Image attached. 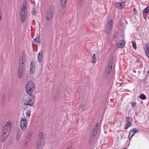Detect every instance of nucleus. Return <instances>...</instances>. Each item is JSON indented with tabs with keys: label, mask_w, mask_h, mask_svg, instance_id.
I'll list each match as a JSON object with an SVG mask.
<instances>
[{
	"label": "nucleus",
	"mask_w": 149,
	"mask_h": 149,
	"mask_svg": "<svg viewBox=\"0 0 149 149\" xmlns=\"http://www.w3.org/2000/svg\"><path fill=\"white\" fill-rule=\"evenodd\" d=\"M32 132L31 131H30L29 132L26 137H28L29 138L31 139L32 138Z\"/></svg>",
	"instance_id": "28"
},
{
	"label": "nucleus",
	"mask_w": 149,
	"mask_h": 149,
	"mask_svg": "<svg viewBox=\"0 0 149 149\" xmlns=\"http://www.w3.org/2000/svg\"><path fill=\"white\" fill-rule=\"evenodd\" d=\"M21 13H27L26 8L24 7H22L21 11Z\"/></svg>",
	"instance_id": "27"
},
{
	"label": "nucleus",
	"mask_w": 149,
	"mask_h": 149,
	"mask_svg": "<svg viewBox=\"0 0 149 149\" xmlns=\"http://www.w3.org/2000/svg\"><path fill=\"white\" fill-rule=\"evenodd\" d=\"M22 135V131L21 130H18L17 133V137L16 139L17 141H19V139Z\"/></svg>",
	"instance_id": "21"
},
{
	"label": "nucleus",
	"mask_w": 149,
	"mask_h": 149,
	"mask_svg": "<svg viewBox=\"0 0 149 149\" xmlns=\"http://www.w3.org/2000/svg\"><path fill=\"white\" fill-rule=\"evenodd\" d=\"M95 135L93 136V135L91 134L89 139L90 141H92L94 139L95 137Z\"/></svg>",
	"instance_id": "40"
},
{
	"label": "nucleus",
	"mask_w": 149,
	"mask_h": 149,
	"mask_svg": "<svg viewBox=\"0 0 149 149\" xmlns=\"http://www.w3.org/2000/svg\"><path fill=\"white\" fill-rule=\"evenodd\" d=\"M33 64H34V63L32 61L30 63V66H33Z\"/></svg>",
	"instance_id": "47"
},
{
	"label": "nucleus",
	"mask_w": 149,
	"mask_h": 149,
	"mask_svg": "<svg viewBox=\"0 0 149 149\" xmlns=\"http://www.w3.org/2000/svg\"><path fill=\"white\" fill-rule=\"evenodd\" d=\"M35 87V84L32 82L31 81H29L28 82L25 88H33L34 89Z\"/></svg>",
	"instance_id": "11"
},
{
	"label": "nucleus",
	"mask_w": 149,
	"mask_h": 149,
	"mask_svg": "<svg viewBox=\"0 0 149 149\" xmlns=\"http://www.w3.org/2000/svg\"><path fill=\"white\" fill-rule=\"evenodd\" d=\"M29 143L26 142L25 141V142L24 143V147H26L27 146H28L29 144Z\"/></svg>",
	"instance_id": "42"
},
{
	"label": "nucleus",
	"mask_w": 149,
	"mask_h": 149,
	"mask_svg": "<svg viewBox=\"0 0 149 149\" xmlns=\"http://www.w3.org/2000/svg\"><path fill=\"white\" fill-rule=\"evenodd\" d=\"M123 149H127V148H123Z\"/></svg>",
	"instance_id": "48"
},
{
	"label": "nucleus",
	"mask_w": 149,
	"mask_h": 149,
	"mask_svg": "<svg viewBox=\"0 0 149 149\" xmlns=\"http://www.w3.org/2000/svg\"><path fill=\"white\" fill-rule=\"evenodd\" d=\"M139 98L142 100H145L146 99V97L144 94L141 93L139 96Z\"/></svg>",
	"instance_id": "26"
},
{
	"label": "nucleus",
	"mask_w": 149,
	"mask_h": 149,
	"mask_svg": "<svg viewBox=\"0 0 149 149\" xmlns=\"http://www.w3.org/2000/svg\"><path fill=\"white\" fill-rule=\"evenodd\" d=\"M25 62V56L24 53H22L19 58V66L24 67L23 64Z\"/></svg>",
	"instance_id": "8"
},
{
	"label": "nucleus",
	"mask_w": 149,
	"mask_h": 149,
	"mask_svg": "<svg viewBox=\"0 0 149 149\" xmlns=\"http://www.w3.org/2000/svg\"><path fill=\"white\" fill-rule=\"evenodd\" d=\"M34 89L25 88V91L27 94L29 95H32V94L33 92Z\"/></svg>",
	"instance_id": "16"
},
{
	"label": "nucleus",
	"mask_w": 149,
	"mask_h": 149,
	"mask_svg": "<svg viewBox=\"0 0 149 149\" xmlns=\"http://www.w3.org/2000/svg\"><path fill=\"white\" fill-rule=\"evenodd\" d=\"M149 12V6H147L143 11V15L144 18L146 19L147 15Z\"/></svg>",
	"instance_id": "12"
},
{
	"label": "nucleus",
	"mask_w": 149,
	"mask_h": 149,
	"mask_svg": "<svg viewBox=\"0 0 149 149\" xmlns=\"http://www.w3.org/2000/svg\"><path fill=\"white\" fill-rule=\"evenodd\" d=\"M45 138V136L44 133L43 132H41L39 134V137L38 141H41L43 142H44V139Z\"/></svg>",
	"instance_id": "14"
},
{
	"label": "nucleus",
	"mask_w": 149,
	"mask_h": 149,
	"mask_svg": "<svg viewBox=\"0 0 149 149\" xmlns=\"http://www.w3.org/2000/svg\"><path fill=\"white\" fill-rule=\"evenodd\" d=\"M32 13L33 15H34L36 13V10L35 8H33L32 10Z\"/></svg>",
	"instance_id": "37"
},
{
	"label": "nucleus",
	"mask_w": 149,
	"mask_h": 149,
	"mask_svg": "<svg viewBox=\"0 0 149 149\" xmlns=\"http://www.w3.org/2000/svg\"><path fill=\"white\" fill-rule=\"evenodd\" d=\"M132 131H130L129 135V138L130 140H131L132 136L134 135V134H132Z\"/></svg>",
	"instance_id": "34"
},
{
	"label": "nucleus",
	"mask_w": 149,
	"mask_h": 149,
	"mask_svg": "<svg viewBox=\"0 0 149 149\" xmlns=\"http://www.w3.org/2000/svg\"><path fill=\"white\" fill-rule=\"evenodd\" d=\"M132 106L133 108H134L136 107V103L135 102H131Z\"/></svg>",
	"instance_id": "36"
},
{
	"label": "nucleus",
	"mask_w": 149,
	"mask_h": 149,
	"mask_svg": "<svg viewBox=\"0 0 149 149\" xmlns=\"http://www.w3.org/2000/svg\"><path fill=\"white\" fill-rule=\"evenodd\" d=\"M27 3V2H26V1H24L23 4V6H22V7H24L25 8H26V6H27V3Z\"/></svg>",
	"instance_id": "38"
},
{
	"label": "nucleus",
	"mask_w": 149,
	"mask_h": 149,
	"mask_svg": "<svg viewBox=\"0 0 149 149\" xmlns=\"http://www.w3.org/2000/svg\"><path fill=\"white\" fill-rule=\"evenodd\" d=\"M79 107L80 108L82 109V111H83L85 108V106L84 104H80L79 106Z\"/></svg>",
	"instance_id": "35"
},
{
	"label": "nucleus",
	"mask_w": 149,
	"mask_h": 149,
	"mask_svg": "<svg viewBox=\"0 0 149 149\" xmlns=\"http://www.w3.org/2000/svg\"><path fill=\"white\" fill-rule=\"evenodd\" d=\"M32 132L31 131H30L29 132L26 137H28L29 138L31 139L32 138Z\"/></svg>",
	"instance_id": "29"
},
{
	"label": "nucleus",
	"mask_w": 149,
	"mask_h": 149,
	"mask_svg": "<svg viewBox=\"0 0 149 149\" xmlns=\"http://www.w3.org/2000/svg\"><path fill=\"white\" fill-rule=\"evenodd\" d=\"M133 12L134 14L136 15H137V12L135 8H134Z\"/></svg>",
	"instance_id": "41"
},
{
	"label": "nucleus",
	"mask_w": 149,
	"mask_h": 149,
	"mask_svg": "<svg viewBox=\"0 0 149 149\" xmlns=\"http://www.w3.org/2000/svg\"><path fill=\"white\" fill-rule=\"evenodd\" d=\"M40 42V37L39 35L36 36V38L34 39L33 41L32 44H33L34 43H37L38 44H39Z\"/></svg>",
	"instance_id": "18"
},
{
	"label": "nucleus",
	"mask_w": 149,
	"mask_h": 149,
	"mask_svg": "<svg viewBox=\"0 0 149 149\" xmlns=\"http://www.w3.org/2000/svg\"><path fill=\"white\" fill-rule=\"evenodd\" d=\"M144 50L146 54L149 58V43H148L146 44Z\"/></svg>",
	"instance_id": "15"
},
{
	"label": "nucleus",
	"mask_w": 149,
	"mask_h": 149,
	"mask_svg": "<svg viewBox=\"0 0 149 149\" xmlns=\"http://www.w3.org/2000/svg\"><path fill=\"white\" fill-rule=\"evenodd\" d=\"M20 15L21 22L22 23H24L25 21L27 13H20Z\"/></svg>",
	"instance_id": "17"
},
{
	"label": "nucleus",
	"mask_w": 149,
	"mask_h": 149,
	"mask_svg": "<svg viewBox=\"0 0 149 149\" xmlns=\"http://www.w3.org/2000/svg\"><path fill=\"white\" fill-rule=\"evenodd\" d=\"M24 70V67L21 66H19L18 70V77L19 79L22 77Z\"/></svg>",
	"instance_id": "6"
},
{
	"label": "nucleus",
	"mask_w": 149,
	"mask_h": 149,
	"mask_svg": "<svg viewBox=\"0 0 149 149\" xmlns=\"http://www.w3.org/2000/svg\"><path fill=\"white\" fill-rule=\"evenodd\" d=\"M95 54H94L92 56V60H93L92 62L94 63H95L96 61V58L95 56Z\"/></svg>",
	"instance_id": "30"
},
{
	"label": "nucleus",
	"mask_w": 149,
	"mask_h": 149,
	"mask_svg": "<svg viewBox=\"0 0 149 149\" xmlns=\"http://www.w3.org/2000/svg\"><path fill=\"white\" fill-rule=\"evenodd\" d=\"M139 131V130L137 128H134L131 131H132V132L134 133L133 134H134L137 132Z\"/></svg>",
	"instance_id": "31"
},
{
	"label": "nucleus",
	"mask_w": 149,
	"mask_h": 149,
	"mask_svg": "<svg viewBox=\"0 0 149 149\" xmlns=\"http://www.w3.org/2000/svg\"><path fill=\"white\" fill-rule=\"evenodd\" d=\"M31 139L29 138L28 137H26L25 141L29 143V142L30 141Z\"/></svg>",
	"instance_id": "45"
},
{
	"label": "nucleus",
	"mask_w": 149,
	"mask_h": 149,
	"mask_svg": "<svg viewBox=\"0 0 149 149\" xmlns=\"http://www.w3.org/2000/svg\"><path fill=\"white\" fill-rule=\"evenodd\" d=\"M132 45L133 48L135 49H137V47L136 43L134 41H132Z\"/></svg>",
	"instance_id": "33"
},
{
	"label": "nucleus",
	"mask_w": 149,
	"mask_h": 149,
	"mask_svg": "<svg viewBox=\"0 0 149 149\" xmlns=\"http://www.w3.org/2000/svg\"><path fill=\"white\" fill-rule=\"evenodd\" d=\"M27 96L24 102V104L26 105L32 106L35 102V96L29 95Z\"/></svg>",
	"instance_id": "3"
},
{
	"label": "nucleus",
	"mask_w": 149,
	"mask_h": 149,
	"mask_svg": "<svg viewBox=\"0 0 149 149\" xmlns=\"http://www.w3.org/2000/svg\"><path fill=\"white\" fill-rule=\"evenodd\" d=\"M1 101L3 103H4L5 102V96L4 95H2L1 97Z\"/></svg>",
	"instance_id": "39"
},
{
	"label": "nucleus",
	"mask_w": 149,
	"mask_h": 149,
	"mask_svg": "<svg viewBox=\"0 0 149 149\" xmlns=\"http://www.w3.org/2000/svg\"><path fill=\"white\" fill-rule=\"evenodd\" d=\"M113 56H111L110 58L108 63V65L106 69L111 71L112 69V65L113 63Z\"/></svg>",
	"instance_id": "9"
},
{
	"label": "nucleus",
	"mask_w": 149,
	"mask_h": 149,
	"mask_svg": "<svg viewBox=\"0 0 149 149\" xmlns=\"http://www.w3.org/2000/svg\"><path fill=\"white\" fill-rule=\"evenodd\" d=\"M27 123L24 118L21 119L20 123V126L21 129L23 131L26 130L27 128Z\"/></svg>",
	"instance_id": "4"
},
{
	"label": "nucleus",
	"mask_w": 149,
	"mask_h": 149,
	"mask_svg": "<svg viewBox=\"0 0 149 149\" xmlns=\"http://www.w3.org/2000/svg\"><path fill=\"white\" fill-rule=\"evenodd\" d=\"M132 119L129 117H126V122L127 123L125 126V129H127L130 126L132 122Z\"/></svg>",
	"instance_id": "7"
},
{
	"label": "nucleus",
	"mask_w": 149,
	"mask_h": 149,
	"mask_svg": "<svg viewBox=\"0 0 149 149\" xmlns=\"http://www.w3.org/2000/svg\"><path fill=\"white\" fill-rule=\"evenodd\" d=\"M11 129V123L9 122H7L4 127L2 131L1 141L4 142L9 135Z\"/></svg>",
	"instance_id": "1"
},
{
	"label": "nucleus",
	"mask_w": 149,
	"mask_h": 149,
	"mask_svg": "<svg viewBox=\"0 0 149 149\" xmlns=\"http://www.w3.org/2000/svg\"><path fill=\"white\" fill-rule=\"evenodd\" d=\"M67 0H61V5L62 8L64 9Z\"/></svg>",
	"instance_id": "24"
},
{
	"label": "nucleus",
	"mask_w": 149,
	"mask_h": 149,
	"mask_svg": "<svg viewBox=\"0 0 149 149\" xmlns=\"http://www.w3.org/2000/svg\"><path fill=\"white\" fill-rule=\"evenodd\" d=\"M35 66L33 65V66H31L30 69V74H31L33 73L35 70Z\"/></svg>",
	"instance_id": "23"
},
{
	"label": "nucleus",
	"mask_w": 149,
	"mask_h": 149,
	"mask_svg": "<svg viewBox=\"0 0 149 149\" xmlns=\"http://www.w3.org/2000/svg\"><path fill=\"white\" fill-rule=\"evenodd\" d=\"M125 2H119L115 4L116 7L119 9H122L125 6Z\"/></svg>",
	"instance_id": "10"
},
{
	"label": "nucleus",
	"mask_w": 149,
	"mask_h": 149,
	"mask_svg": "<svg viewBox=\"0 0 149 149\" xmlns=\"http://www.w3.org/2000/svg\"><path fill=\"white\" fill-rule=\"evenodd\" d=\"M125 41L124 40H122L119 43L118 47L119 48H123L125 47Z\"/></svg>",
	"instance_id": "19"
},
{
	"label": "nucleus",
	"mask_w": 149,
	"mask_h": 149,
	"mask_svg": "<svg viewBox=\"0 0 149 149\" xmlns=\"http://www.w3.org/2000/svg\"><path fill=\"white\" fill-rule=\"evenodd\" d=\"M99 126V123H97L95 126L94 129L92 131L91 134L93 135V136L95 135L96 134L97 132V131L98 127Z\"/></svg>",
	"instance_id": "13"
},
{
	"label": "nucleus",
	"mask_w": 149,
	"mask_h": 149,
	"mask_svg": "<svg viewBox=\"0 0 149 149\" xmlns=\"http://www.w3.org/2000/svg\"><path fill=\"white\" fill-rule=\"evenodd\" d=\"M84 0H80V6H82Z\"/></svg>",
	"instance_id": "46"
},
{
	"label": "nucleus",
	"mask_w": 149,
	"mask_h": 149,
	"mask_svg": "<svg viewBox=\"0 0 149 149\" xmlns=\"http://www.w3.org/2000/svg\"><path fill=\"white\" fill-rule=\"evenodd\" d=\"M112 20H109L107 24L106 27L105 32L108 35L112 28Z\"/></svg>",
	"instance_id": "5"
},
{
	"label": "nucleus",
	"mask_w": 149,
	"mask_h": 149,
	"mask_svg": "<svg viewBox=\"0 0 149 149\" xmlns=\"http://www.w3.org/2000/svg\"><path fill=\"white\" fill-rule=\"evenodd\" d=\"M30 111H29V112H27L26 113V116H28L29 117L30 116Z\"/></svg>",
	"instance_id": "44"
},
{
	"label": "nucleus",
	"mask_w": 149,
	"mask_h": 149,
	"mask_svg": "<svg viewBox=\"0 0 149 149\" xmlns=\"http://www.w3.org/2000/svg\"><path fill=\"white\" fill-rule=\"evenodd\" d=\"M111 72V71L106 69V70L105 72V74L106 76L107 77L108 76L110 75Z\"/></svg>",
	"instance_id": "25"
},
{
	"label": "nucleus",
	"mask_w": 149,
	"mask_h": 149,
	"mask_svg": "<svg viewBox=\"0 0 149 149\" xmlns=\"http://www.w3.org/2000/svg\"><path fill=\"white\" fill-rule=\"evenodd\" d=\"M118 36V34H115L113 36V38L114 40H115L116 38H117Z\"/></svg>",
	"instance_id": "43"
},
{
	"label": "nucleus",
	"mask_w": 149,
	"mask_h": 149,
	"mask_svg": "<svg viewBox=\"0 0 149 149\" xmlns=\"http://www.w3.org/2000/svg\"><path fill=\"white\" fill-rule=\"evenodd\" d=\"M72 146V144L71 142L69 143L67 145V146L66 147V149H71Z\"/></svg>",
	"instance_id": "32"
},
{
	"label": "nucleus",
	"mask_w": 149,
	"mask_h": 149,
	"mask_svg": "<svg viewBox=\"0 0 149 149\" xmlns=\"http://www.w3.org/2000/svg\"><path fill=\"white\" fill-rule=\"evenodd\" d=\"M43 142L38 141L37 143L36 149H42V144Z\"/></svg>",
	"instance_id": "20"
},
{
	"label": "nucleus",
	"mask_w": 149,
	"mask_h": 149,
	"mask_svg": "<svg viewBox=\"0 0 149 149\" xmlns=\"http://www.w3.org/2000/svg\"><path fill=\"white\" fill-rule=\"evenodd\" d=\"M42 56V51L41 50L38 53V60L39 62L41 61Z\"/></svg>",
	"instance_id": "22"
},
{
	"label": "nucleus",
	"mask_w": 149,
	"mask_h": 149,
	"mask_svg": "<svg viewBox=\"0 0 149 149\" xmlns=\"http://www.w3.org/2000/svg\"><path fill=\"white\" fill-rule=\"evenodd\" d=\"M54 12V6H49L47 13L46 19L47 21L49 22L51 20L53 17Z\"/></svg>",
	"instance_id": "2"
}]
</instances>
